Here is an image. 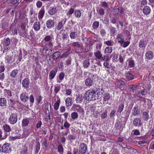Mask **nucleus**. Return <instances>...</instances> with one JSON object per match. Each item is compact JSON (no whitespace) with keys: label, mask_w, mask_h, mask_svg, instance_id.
<instances>
[{"label":"nucleus","mask_w":154,"mask_h":154,"mask_svg":"<svg viewBox=\"0 0 154 154\" xmlns=\"http://www.w3.org/2000/svg\"><path fill=\"white\" fill-rule=\"evenodd\" d=\"M87 150V146L84 143H82L80 144L79 146V153L81 154H85Z\"/></svg>","instance_id":"obj_3"},{"label":"nucleus","mask_w":154,"mask_h":154,"mask_svg":"<svg viewBox=\"0 0 154 154\" xmlns=\"http://www.w3.org/2000/svg\"><path fill=\"white\" fill-rule=\"evenodd\" d=\"M72 109H73L74 111L83 114H84V110L79 105L75 104H73L72 107Z\"/></svg>","instance_id":"obj_5"},{"label":"nucleus","mask_w":154,"mask_h":154,"mask_svg":"<svg viewBox=\"0 0 154 154\" xmlns=\"http://www.w3.org/2000/svg\"><path fill=\"white\" fill-rule=\"evenodd\" d=\"M70 124L66 121L64 123L63 126L66 128H69L70 126Z\"/></svg>","instance_id":"obj_58"},{"label":"nucleus","mask_w":154,"mask_h":154,"mask_svg":"<svg viewBox=\"0 0 154 154\" xmlns=\"http://www.w3.org/2000/svg\"><path fill=\"white\" fill-rule=\"evenodd\" d=\"M51 39V37L50 35H47L44 38V40L46 42H49Z\"/></svg>","instance_id":"obj_55"},{"label":"nucleus","mask_w":154,"mask_h":154,"mask_svg":"<svg viewBox=\"0 0 154 154\" xmlns=\"http://www.w3.org/2000/svg\"><path fill=\"white\" fill-rule=\"evenodd\" d=\"M142 85L140 84H139L138 85H132L129 86V89L131 91H133L136 90L138 87H141Z\"/></svg>","instance_id":"obj_16"},{"label":"nucleus","mask_w":154,"mask_h":154,"mask_svg":"<svg viewBox=\"0 0 154 154\" xmlns=\"http://www.w3.org/2000/svg\"><path fill=\"white\" fill-rule=\"evenodd\" d=\"M96 91L93 89L88 90L85 94V97L88 101L95 100L97 99L96 94Z\"/></svg>","instance_id":"obj_1"},{"label":"nucleus","mask_w":154,"mask_h":154,"mask_svg":"<svg viewBox=\"0 0 154 154\" xmlns=\"http://www.w3.org/2000/svg\"><path fill=\"white\" fill-rule=\"evenodd\" d=\"M134 65V63L133 60H130L129 61V66L130 67H132Z\"/></svg>","instance_id":"obj_59"},{"label":"nucleus","mask_w":154,"mask_h":154,"mask_svg":"<svg viewBox=\"0 0 154 154\" xmlns=\"http://www.w3.org/2000/svg\"><path fill=\"white\" fill-rule=\"evenodd\" d=\"M117 36L118 42L120 43L121 45L124 42V39L122 38V35L121 34H119Z\"/></svg>","instance_id":"obj_19"},{"label":"nucleus","mask_w":154,"mask_h":154,"mask_svg":"<svg viewBox=\"0 0 154 154\" xmlns=\"http://www.w3.org/2000/svg\"><path fill=\"white\" fill-rule=\"evenodd\" d=\"M76 32H72L70 34V37L72 39H74L76 37Z\"/></svg>","instance_id":"obj_47"},{"label":"nucleus","mask_w":154,"mask_h":154,"mask_svg":"<svg viewBox=\"0 0 154 154\" xmlns=\"http://www.w3.org/2000/svg\"><path fill=\"white\" fill-rule=\"evenodd\" d=\"M46 25L48 29H51L54 26L53 21L52 20H49L46 22Z\"/></svg>","instance_id":"obj_12"},{"label":"nucleus","mask_w":154,"mask_h":154,"mask_svg":"<svg viewBox=\"0 0 154 154\" xmlns=\"http://www.w3.org/2000/svg\"><path fill=\"white\" fill-rule=\"evenodd\" d=\"M45 13V10L43 8H42L39 12L38 18L39 19H42L44 16Z\"/></svg>","instance_id":"obj_28"},{"label":"nucleus","mask_w":154,"mask_h":154,"mask_svg":"<svg viewBox=\"0 0 154 154\" xmlns=\"http://www.w3.org/2000/svg\"><path fill=\"white\" fill-rule=\"evenodd\" d=\"M142 117L144 121H147L149 119V115L147 112H144L142 114Z\"/></svg>","instance_id":"obj_22"},{"label":"nucleus","mask_w":154,"mask_h":154,"mask_svg":"<svg viewBox=\"0 0 154 154\" xmlns=\"http://www.w3.org/2000/svg\"><path fill=\"white\" fill-rule=\"evenodd\" d=\"M78 117V114L76 112H73L71 114V117L73 120L77 119Z\"/></svg>","instance_id":"obj_34"},{"label":"nucleus","mask_w":154,"mask_h":154,"mask_svg":"<svg viewBox=\"0 0 154 154\" xmlns=\"http://www.w3.org/2000/svg\"><path fill=\"white\" fill-rule=\"evenodd\" d=\"M141 91H140L141 94L143 95H145L146 93L145 92V88L143 87H142V88L141 89Z\"/></svg>","instance_id":"obj_57"},{"label":"nucleus","mask_w":154,"mask_h":154,"mask_svg":"<svg viewBox=\"0 0 154 154\" xmlns=\"http://www.w3.org/2000/svg\"><path fill=\"white\" fill-rule=\"evenodd\" d=\"M7 101L5 98H0V106H6Z\"/></svg>","instance_id":"obj_21"},{"label":"nucleus","mask_w":154,"mask_h":154,"mask_svg":"<svg viewBox=\"0 0 154 154\" xmlns=\"http://www.w3.org/2000/svg\"><path fill=\"white\" fill-rule=\"evenodd\" d=\"M27 147H24L21 152L20 154H27Z\"/></svg>","instance_id":"obj_53"},{"label":"nucleus","mask_w":154,"mask_h":154,"mask_svg":"<svg viewBox=\"0 0 154 154\" xmlns=\"http://www.w3.org/2000/svg\"><path fill=\"white\" fill-rule=\"evenodd\" d=\"M75 16L76 17L79 18L81 16V13L80 11L79 10H77L75 12Z\"/></svg>","instance_id":"obj_43"},{"label":"nucleus","mask_w":154,"mask_h":154,"mask_svg":"<svg viewBox=\"0 0 154 154\" xmlns=\"http://www.w3.org/2000/svg\"><path fill=\"white\" fill-rule=\"evenodd\" d=\"M0 148L3 149L4 153H9L11 151V149L9 146V144L8 143L4 144L2 146L0 144Z\"/></svg>","instance_id":"obj_6"},{"label":"nucleus","mask_w":154,"mask_h":154,"mask_svg":"<svg viewBox=\"0 0 154 154\" xmlns=\"http://www.w3.org/2000/svg\"><path fill=\"white\" fill-rule=\"evenodd\" d=\"M139 46L140 48L145 47V45L144 41L142 40L140 41L139 44Z\"/></svg>","instance_id":"obj_51"},{"label":"nucleus","mask_w":154,"mask_h":154,"mask_svg":"<svg viewBox=\"0 0 154 154\" xmlns=\"http://www.w3.org/2000/svg\"><path fill=\"white\" fill-rule=\"evenodd\" d=\"M20 27L22 32L21 35L23 36V35H27V30H26V24L24 23H21Z\"/></svg>","instance_id":"obj_9"},{"label":"nucleus","mask_w":154,"mask_h":154,"mask_svg":"<svg viewBox=\"0 0 154 154\" xmlns=\"http://www.w3.org/2000/svg\"><path fill=\"white\" fill-rule=\"evenodd\" d=\"M93 79H91L88 77L86 79L85 81V85L87 86H91L94 84Z\"/></svg>","instance_id":"obj_8"},{"label":"nucleus","mask_w":154,"mask_h":154,"mask_svg":"<svg viewBox=\"0 0 154 154\" xmlns=\"http://www.w3.org/2000/svg\"><path fill=\"white\" fill-rule=\"evenodd\" d=\"M90 64L89 59H86L83 62V66L85 68H88Z\"/></svg>","instance_id":"obj_23"},{"label":"nucleus","mask_w":154,"mask_h":154,"mask_svg":"<svg viewBox=\"0 0 154 154\" xmlns=\"http://www.w3.org/2000/svg\"><path fill=\"white\" fill-rule=\"evenodd\" d=\"M8 26V24L6 22H4L2 23V29H5Z\"/></svg>","instance_id":"obj_49"},{"label":"nucleus","mask_w":154,"mask_h":154,"mask_svg":"<svg viewBox=\"0 0 154 154\" xmlns=\"http://www.w3.org/2000/svg\"><path fill=\"white\" fill-rule=\"evenodd\" d=\"M78 150L76 148H74L73 149L72 154H80V153H79V152L78 153Z\"/></svg>","instance_id":"obj_64"},{"label":"nucleus","mask_w":154,"mask_h":154,"mask_svg":"<svg viewBox=\"0 0 154 154\" xmlns=\"http://www.w3.org/2000/svg\"><path fill=\"white\" fill-rule=\"evenodd\" d=\"M93 115L96 118H97L99 115V113L97 111H94Z\"/></svg>","instance_id":"obj_62"},{"label":"nucleus","mask_w":154,"mask_h":154,"mask_svg":"<svg viewBox=\"0 0 154 154\" xmlns=\"http://www.w3.org/2000/svg\"><path fill=\"white\" fill-rule=\"evenodd\" d=\"M138 106L136 105L132 109V114L134 116H137L140 114V111L138 109Z\"/></svg>","instance_id":"obj_11"},{"label":"nucleus","mask_w":154,"mask_h":154,"mask_svg":"<svg viewBox=\"0 0 154 154\" xmlns=\"http://www.w3.org/2000/svg\"><path fill=\"white\" fill-rule=\"evenodd\" d=\"M110 97V95L108 93H105L103 97L104 101H106L108 100Z\"/></svg>","instance_id":"obj_41"},{"label":"nucleus","mask_w":154,"mask_h":154,"mask_svg":"<svg viewBox=\"0 0 154 154\" xmlns=\"http://www.w3.org/2000/svg\"><path fill=\"white\" fill-rule=\"evenodd\" d=\"M64 77V73L61 72L59 75V78L60 80L62 81Z\"/></svg>","instance_id":"obj_60"},{"label":"nucleus","mask_w":154,"mask_h":154,"mask_svg":"<svg viewBox=\"0 0 154 154\" xmlns=\"http://www.w3.org/2000/svg\"><path fill=\"white\" fill-rule=\"evenodd\" d=\"M76 102L77 103H81L83 100L82 96L81 94H78L76 95Z\"/></svg>","instance_id":"obj_27"},{"label":"nucleus","mask_w":154,"mask_h":154,"mask_svg":"<svg viewBox=\"0 0 154 154\" xmlns=\"http://www.w3.org/2000/svg\"><path fill=\"white\" fill-rule=\"evenodd\" d=\"M29 123V121L27 119H23L22 121V126H27Z\"/></svg>","instance_id":"obj_35"},{"label":"nucleus","mask_w":154,"mask_h":154,"mask_svg":"<svg viewBox=\"0 0 154 154\" xmlns=\"http://www.w3.org/2000/svg\"><path fill=\"white\" fill-rule=\"evenodd\" d=\"M125 76L127 79L129 80H132L134 79V75L129 72L126 73Z\"/></svg>","instance_id":"obj_24"},{"label":"nucleus","mask_w":154,"mask_h":154,"mask_svg":"<svg viewBox=\"0 0 154 154\" xmlns=\"http://www.w3.org/2000/svg\"><path fill=\"white\" fill-rule=\"evenodd\" d=\"M125 85V82L122 80H117L115 82V85L116 86H120L121 85Z\"/></svg>","instance_id":"obj_26"},{"label":"nucleus","mask_w":154,"mask_h":154,"mask_svg":"<svg viewBox=\"0 0 154 154\" xmlns=\"http://www.w3.org/2000/svg\"><path fill=\"white\" fill-rule=\"evenodd\" d=\"M141 120L138 118H135L133 121V124L136 126H141L142 125Z\"/></svg>","instance_id":"obj_10"},{"label":"nucleus","mask_w":154,"mask_h":154,"mask_svg":"<svg viewBox=\"0 0 154 154\" xmlns=\"http://www.w3.org/2000/svg\"><path fill=\"white\" fill-rule=\"evenodd\" d=\"M150 8L148 6H145L143 9V13L145 14H148L150 13Z\"/></svg>","instance_id":"obj_18"},{"label":"nucleus","mask_w":154,"mask_h":154,"mask_svg":"<svg viewBox=\"0 0 154 154\" xmlns=\"http://www.w3.org/2000/svg\"><path fill=\"white\" fill-rule=\"evenodd\" d=\"M104 43L108 46H112L113 44V42L111 40H109L106 41L104 42Z\"/></svg>","instance_id":"obj_44"},{"label":"nucleus","mask_w":154,"mask_h":154,"mask_svg":"<svg viewBox=\"0 0 154 154\" xmlns=\"http://www.w3.org/2000/svg\"><path fill=\"white\" fill-rule=\"evenodd\" d=\"M40 149V143L39 142L37 143L36 146V149L35 152L38 153Z\"/></svg>","instance_id":"obj_46"},{"label":"nucleus","mask_w":154,"mask_h":154,"mask_svg":"<svg viewBox=\"0 0 154 154\" xmlns=\"http://www.w3.org/2000/svg\"><path fill=\"white\" fill-rule=\"evenodd\" d=\"M6 62L9 63H12V57L10 56L7 55L5 57Z\"/></svg>","instance_id":"obj_36"},{"label":"nucleus","mask_w":154,"mask_h":154,"mask_svg":"<svg viewBox=\"0 0 154 154\" xmlns=\"http://www.w3.org/2000/svg\"><path fill=\"white\" fill-rule=\"evenodd\" d=\"M145 56L148 60L152 59L153 56V53L152 51H148L145 54Z\"/></svg>","instance_id":"obj_14"},{"label":"nucleus","mask_w":154,"mask_h":154,"mask_svg":"<svg viewBox=\"0 0 154 154\" xmlns=\"http://www.w3.org/2000/svg\"><path fill=\"white\" fill-rule=\"evenodd\" d=\"M18 70L17 69H14L10 73V75L13 78H15L16 77L17 73H18Z\"/></svg>","instance_id":"obj_31"},{"label":"nucleus","mask_w":154,"mask_h":154,"mask_svg":"<svg viewBox=\"0 0 154 154\" xmlns=\"http://www.w3.org/2000/svg\"><path fill=\"white\" fill-rule=\"evenodd\" d=\"M99 26V22L95 21H94L92 25V26L93 28L94 29H96Z\"/></svg>","instance_id":"obj_40"},{"label":"nucleus","mask_w":154,"mask_h":154,"mask_svg":"<svg viewBox=\"0 0 154 154\" xmlns=\"http://www.w3.org/2000/svg\"><path fill=\"white\" fill-rule=\"evenodd\" d=\"M10 43V39L9 38H6L4 40V44L7 46H8Z\"/></svg>","instance_id":"obj_42"},{"label":"nucleus","mask_w":154,"mask_h":154,"mask_svg":"<svg viewBox=\"0 0 154 154\" xmlns=\"http://www.w3.org/2000/svg\"><path fill=\"white\" fill-rule=\"evenodd\" d=\"M112 50V47L109 46L106 47L104 51L105 55H107L108 56H109V55L111 53Z\"/></svg>","instance_id":"obj_15"},{"label":"nucleus","mask_w":154,"mask_h":154,"mask_svg":"<svg viewBox=\"0 0 154 154\" xmlns=\"http://www.w3.org/2000/svg\"><path fill=\"white\" fill-rule=\"evenodd\" d=\"M4 130L7 132H8L11 131L10 126L6 124L3 125V126Z\"/></svg>","instance_id":"obj_32"},{"label":"nucleus","mask_w":154,"mask_h":154,"mask_svg":"<svg viewBox=\"0 0 154 154\" xmlns=\"http://www.w3.org/2000/svg\"><path fill=\"white\" fill-rule=\"evenodd\" d=\"M66 138L68 140L72 142L73 140L75 139L76 136L73 134H69L67 136Z\"/></svg>","instance_id":"obj_25"},{"label":"nucleus","mask_w":154,"mask_h":154,"mask_svg":"<svg viewBox=\"0 0 154 154\" xmlns=\"http://www.w3.org/2000/svg\"><path fill=\"white\" fill-rule=\"evenodd\" d=\"M58 152L61 154L63 152V148L62 146L61 145H59L58 146Z\"/></svg>","instance_id":"obj_48"},{"label":"nucleus","mask_w":154,"mask_h":154,"mask_svg":"<svg viewBox=\"0 0 154 154\" xmlns=\"http://www.w3.org/2000/svg\"><path fill=\"white\" fill-rule=\"evenodd\" d=\"M40 23L39 22L36 21L34 23L33 25L34 29L36 31H38L40 29Z\"/></svg>","instance_id":"obj_17"},{"label":"nucleus","mask_w":154,"mask_h":154,"mask_svg":"<svg viewBox=\"0 0 154 154\" xmlns=\"http://www.w3.org/2000/svg\"><path fill=\"white\" fill-rule=\"evenodd\" d=\"M56 11V8L51 7L48 10V13L50 15H52L54 14Z\"/></svg>","instance_id":"obj_20"},{"label":"nucleus","mask_w":154,"mask_h":154,"mask_svg":"<svg viewBox=\"0 0 154 154\" xmlns=\"http://www.w3.org/2000/svg\"><path fill=\"white\" fill-rule=\"evenodd\" d=\"M124 107V105L123 104H121L119 105L117 112L120 113L123 110Z\"/></svg>","instance_id":"obj_39"},{"label":"nucleus","mask_w":154,"mask_h":154,"mask_svg":"<svg viewBox=\"0 0 154 154\" xmlns=\"http://www.w3.org/2000/svg\"><path fill=\"white\" fill-rule=\"evenodd\" d=\"M147 1L146 0H142L141 2L140 8L146 5Z\"/></svg>","instance_id":"obj_54"},{"label":"nucleus","mask_w":154,"mask_h":154,"mask_svg":"<svg viewBox=\"0 0 154 154\" xmlns=\"http://www.w3.org/2000/svg\"><path fill=\"white\" fill-rule=\"evenodd\" d=\"M60 53L59 51H56L53 54V58L54 60H56L60 56Z\"/></svg>","instance_id":"obj_30"},{"label":"nucleus","mask_w":154,"mask_h":154,"mask_svg":"<svg viewBox=\"0 0 154 154\" xmlns=\"http://www.w3.org/2000/svg\"><path fill=\"white\" fill-rule=\"evenodd\" d=\"M65 103L67 106H71L72 104V99L70 97H67L66 99Z\"/></svg>","instance_id":"obj_29"},{"label":"nucleus","mask_w":154,"mask_h":154,"mask_svg":"<svg viewBox=\"0 0 154 154\" xmlns=\"http://www.w3.org/2000/svg\"><path fill=\"white\" fill-rule=\"evenodd\" d=\"M115 127L117 129H120L121 127V124L120 122H117L116 123Z\"/></svg>","instance_id":"obj_52"},{"label":"nucleus","mask_w":154,"mask_h":154,"mask_svg":"<svg viewBox=\"0 0 154 154\" xmlns=\"http://www.w3.org/2000/svg\"><path fill=\"white\" fill-rule=\"evenodd\" d=\"M56 74V72L53 70H51L50 71L49 74V76L50 79H53L54 77Z\"/></svg>","instance_id":"obj_33"},{"label":"nucleus","mask_w":154,"mask_h":154,"mask_svg":"<svg viewBox=\"0 0 154 154\" xmlns=\"http://www.w3.org/2000/svg\"><path fill=\"white\" fill-rule=\"evenodd\" d=\"M99 14L101 16H103L104 14V10L102 8H100L98 11Z\"/></svg>","instance_id":"obj_61"},{"label":"nucleus","mask_w":154,"mask_h":154,"mask_svg":"<svg viewBox=\"0 0 154 154\" xmlns=\"http://www.w3.org/2000/svg\"><path fill=\"white\" fill-rule=\"evenodd\" d=\"M103 63V66L107 68H109L110 67V65H109V62H108V61L105 60Z\"/></svg>","instance_id":"obj_50"},{"label":"nucleus","mask_w":154,"mask_h":154,"mask_svg":"<svg viewBox=\"0 0 154 154\" xmlns=\"http://www.w3.org/2000/svg\"><path fill=\"white\" fill-rule=\"evenodd\" d=\"M20 98L21 101L23 103L26 102L29 99V97L26 93H24L20 94Z\"/></svg>","instance_id":"obj_7"},{"label":"nucleus","mask_w":154,"mask_h":154,"mask_svg":"<svg viewBox=\"0 0 154 154\" xmlns=\"http://www.w3.org/2000/svg\"><path fill=\"white\" fill-rule=\"evenodd\" d=\"M60 103V100H57V102L55 103L54 106V109L55 110H57L58 109Z\"/></svg>","instance_id":"obj_37"},{"label":"nucleus","mask_w":154,"mask_h":154,"mask_svg":"<svg viewBox=\"0 0 154 154\" xmlns=\"http://www.w3.org/2000/svg\"><path fill=\"white\" fill-rule=\"evenodd\" d=\"M29 80L28 78L25 79L22 81V85L23 87L25 88H28L29 84Z\"/></svg>","instance_id":"obj_13"},{"label":"nucleus","mask_w":154,"mask_h":154,"mask_svg":"<svg viewBox=\"0 0 154 154\" xmlns=\"http://www.w3.org/2000/svg\"><path fill=\"white\" fill-rule=\"evenodd\" d=\"M107 116V111H105L101 115V117L102 119H104L106 118Z\"/></svg>","instance_id":"obj_45"},{"label":"nucleus","mask_w":154,"mask_h":154,"mask_svg":"<svg viewBox=\"0 0 154 154\" xmlns=\"http://www.w3.org/2000/svg\"><path fill=\"white\" fill-rule=\"evenodd\" d=\"M100 33L101 35L103 36L105 35L106 32L104 29H102L100 30Z\"/></svg>","instance_id":"obj_63"},{"label":"nucleus","mask_w":154,"mask_h":154,"mask_svg":"<svg viewBox=\"0 0 154 154\" xmlns=\"http://www.w3.org/2000/svg\"><path fill=\"white\" fill-rule=\"evenodd\" d=\"M63 27V21H61L60 22L57 24V30H60Z\"/></svg>","instance_id":"obj_38"},{"label":"nucleus","mask_w":154,"mask_h":154,"mask_svg":"<svg viewBox=\"0 0 154 154\" xmlns=\"http://www.w3.org/2000/svg\"><path fill=\"white\" fill-rule=\"evenodd\" d=\"M17 116L16 113H12L9 118V122L11 124H14L17 122Z\"/></svg>","instance_id":"obj_4"},{"label":"nucleus","mask_w":154,"mask_h":154,"mask_svg":"<svg viewBox=\"0 0 154 154\" xmlns=\"http://www.w3.org/2000/svg\"><path fill=\"white\" fill-rule=\"evenodd\" d=\"M60 87L55 86V89H54V92L55 94H56L60 90Z\"/></svg>","instance_id":"obj_56"},{"label":"nucleus","mask_w":154,"mask_h":154,"mask_svg":"<svg viewBox=\"0 0 154 154\" xmlns=\"http://www.w3.org/2000/svg\"><path fill=\"white\" fill-rule=\"evenodd\" d=\"M94 54L97 59H100L103 61H108L109 60V57L107 55H104L103 56L101 51L99 50L94 52Z\"/></svg>","instance_id":"obj_2"}]
</instances>
